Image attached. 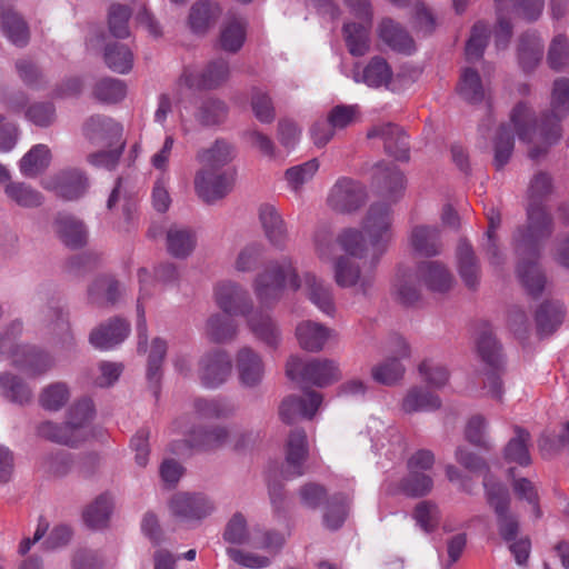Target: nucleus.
<instances>
[{"label": "nucleus", "mask_w": 569, "mask_h": 569, "mask_svg": "<svg viewBox=\"0 0 569 569\" xmlns=\"http://www.w3.org/2000/svg\"><path fill=\"white\" fill-rule=\"evenodd\" d=\"M550 188L548 174L538 173L533 177L529 187L528 226L526 230H518L513 237L515 250L519 257L517 274L531 296L539 295L546 283L536 258L541 242L551 233V219L540 204V199Z\"/></svg>", "instance_id": "f257e3e1"}, {"label": "nucleus", "mask_w": 569, "mask_h": 569, "mask_svg": "<svg viewBox=\"0 0 569 569\" xmlns=\"http://www.w3.org/2000/svg\"><path fill=\"white\" fill-rule=\"evenodd\" d=\"M302 290L308 299L323 313L333 315L335 303L329 286L311 272L301 277L289 258L270 262L253 280V291L261 306L270 307L279 301L284 288Z\"/></svg>", "instance_id": "f03ea898"}, {"label": "nucleus", "mask_w": 569, "mask_h": 569, "mask_svg": "<svg viewBox=\"0 0 569 569\" xmlns=\"http://www.w3.org/2000/svg\"><path fill=\"white\" fill-rule=\"evenodd\" d=\"M569 112V79H558L553 83L550 109L545 111L539 122L531 108L519 102L512 109L510 123L518 138L528 144L529 157L533 160L547 152V149L560 138V121Z\"/></svg>", "instance_id": "7ed1b4c3"}, {"label": "nucleus", "mask_w": 569, "mask_h": 569, "mask_svg": "<svg viewBox=\"0 0 569 569\" xmlns=\"http://www.w3.org/2000/svg\"><path fill=\"white\" fill-rule=\"evenodd\" d=\"M214 301L228 316H242L254 336L276 347L280 340V332L269 316L262 309H253L252 301L244 288L233 281H220L214 287Z\"/></svg>", "instance_id": "20e7f679"}, {"label": "nucleus", "mask_w": 569, "mask_h": 569, "mask_svg": "<svg viewBox=\"0 0 569 569\" xmlns=\"http://www.w3.org/2000/svg\"><path fill=\"white\" fill-rule=\"evenodd\" d=\"M22 332V323L13 321L0 337V361L8 358L11 365L30 377L47 373L54 366V358L47 351L36 347L20 346L16 338Z\"/></svg>", "instance_id": "39448f33"}, {"label": "nucleus", "mask_w": 569, "mask_h": 569, "mask_svg": "<svg viewBox=\"0 0 569 569\" xmlns=\"http://www.w3.org/2000/svg\"><path fill=\"white\" fill-rule=\"evenodd\" d=\"M93 416V403L86 398L71 407L64 425L46 421L38 427V433L40 437L58 443L77 446L89 437Z\"/></svg>", "instance_id": "423d86ee"}, {"label": "nucleus", "mask_w": 569, "mask_h": 569, "mask_svg": "<svg viewBox=\"0 0 569 569\" xmlns=\"http://www.w3.org/2000/svg\"><path fill=\"white\" fill-rule=\"evenodd\" d=\"M83 133L93 143L113 148L109 151L90 154L88 161L94 166L113 168L123 149L121 124L110 118L94 116L86 122Z\"/></svg>", "instance_id": "0eeeda50"}, {"label": "nucleus", "mask_w": 569, "mask_h": 569, "mask_svg": "<svg viewBox=\"0 0 569 569\" xmlns=\"http://www.w3.org/2000/svg\"><path fill=\"white\" fill-rule=\"evenodd\" d=\"M393 214L390 204L385 202L372 203L361 223L363 234L371 249V262L377 263L388 250L392 240Z\"/></svg>", "instance_id": "6e6552de"}, {"label": "nucleus", "mask_w": 569, "mask_h": 569, "mask_svg": "<svg viewBox=\"0 0 569 569\" xmlns=\"http://www.w3.org/2000/svg\"><path fill=\"white\" fill-rule=\"evenodd\" d=\"M223 538L230 543L246 545L254 550H266L270 555L277 553L284 543V536L279 532L250 530L241 513H234L229 520Z\"/></svg>", "instance_id": "1a4fd4ad"}, {"label": "nucleus", "mask_w": 569, "mask_h": 569, "mask_svg": "<svg viewBox=\"0 0 569 569\" xmlns=\"http://www.w3.org/2000/svg\"><path fill=\"white\" fill-rule=\"evenodd\" d=\"M286 373L291 380L308 382L317 387L331 385L341 377L336 361L326 358L302 361L298 357H290L286 365Z\"/></svg>", "instance_id": "9d476101"}, {"label": "nucleus", "mask_w": 569, "mask_h": 569, "mask_svg": "<svg viewBox=\"0 0 569 569\" xmlns=\"http://www.w3.org/2000/svg\"><path fill=\"white\" fill-rule=\"evenodd\" d=\"M228 77L229 64L223 59L213 60L201 70L188 66L178 80L177 94L180 97L183 88L192 91L216 89L226 82Z\"/></svg>", "instance_id": "9b49d317"}, {"label": "nucleus", "mask_w": 569, "mask_h": 569, "mask_svg": "<svg viewBox=\"0 0 569 569\" xmlns=\"http://www.w3.org/2000/svg\"><path fill=\"white\" fill-rule=\"evenodd\" d=\"M359 22H348L343 27L345 41L355 57L365 56L370 48L371 10L367 0H347Z\"/></svg>", "instance_id": "f8f14e48"}, {"label": "nucleus", "mask_w": 569, "mask_h": 569, "mask_svg": "<svg viewBox=\"0 0 569 569\" xmlns=\"http://www.w3.org/2000/svg\"><path fill=\"white\" fill-rule=\"evenodd\" d=\"M234 182L233 169H219L200 166L193 179L197 196L207 203L224 198Z\"/></svg>", "instance_id": "ddd939ff"}, {"label": "nucleus", "mask_w": 569, "mask_h": 569, "mask_svg": "<svg viewBox=\"0 0 569 569\" xmlns=\"http://www.w3.org/2000/svg\"><path fill=\"white\" fill-rule=\"evenodd\" d=\"M477 350L482 361L489 367L483 380L486 395L500 400L502 397V382L500 371L502 359L500 348L490 329L486 328L477 339Z\"/></svg>", "instance_id": "4468645a"}, {"label": "nucleus", "mask_w": 569, "mask_h": 569, "mask_svg": "<svg viewBox=\"0 0 569 569\" xmlns=\"http://www.w3.org/2000/svg\"><path fill=\"white\" fill-rule=\"evenodd\" d=\"M488 503L495 509L498 517L500 536L511 541L518 533V521L508 513L510 498L508 489L501 483L492 482L489 477L483 479Z\"/></svg>", "instance_id": "2eb2a0df"}, {"label": "nucleus", "mask_w": 569, "mask_h": 569, "mask_svg": "<svg viewBox=\"0 0 569 569\" xmlns=\"http://www.w3.org/2000/svg\"><path fill=\"white\" fill-rule=\"evenodd\" d=\"M173 428L181 433L188 448L198 450H214L227 443L229 432L223 427H213L203 429L200 426H189L184 419H178L173 422Z\"/></svg>", "instance_id": "dca6fc26"}, {"label": "nucleus", "mask_w": 569, "mask_h": 569, "mask_svg": "<svg viewBox=\"0 0 569 569\" xmlns=\"http://www.w3.org/2000/svg\"><path fill=\"white\" fill-rule=\"evenodd\" d=\"M167 505L172 517L186 521L201 520L213 510V505L202 493L176 492Z\"/></svg>", "instance_id": "f3484780"}, {"label": "nucleus", "mask_w": 569, "mask_h": 569, "mask_svg": "<svg viewBox=\"0 0 569 569\" xmlns=\"http://www.w3.org/2000/svg\"><path fill=\"white\" fill-rule=\"evenodd\" d=\"M333 272L339 287H355L363 295L368 293L375 282V272L371 267L361 269L351 257L347 256H341L335 261Z\"/></svg>", "instance_id": "a211bd4d"}, {"label": "nucleus", "mask_w": 569, "mask_h": 569, "mask_svg": "<svg viewBox=\"0 0 569 569\" xmlns=\"http://www.w3.org/2000/svg\"><path fill=\"white\" fill-rule=\"evenodd\" d=\"M365 188L347 178H342L332 187L329 197V206L340 212H351L357 210L366 200Z\"/></svg>", "instance_id": "6ab92c4d"}, {"label": "nucleus", "mask_w": 569, "mask_h": 569, "mask_svg": "<svg viewBox=\"0 0 569 569\" xmlns=\"http://www.w3.org/2000/svg\"><path fill=\"white\" fill-rule=\"evenodd\" d=\"M231 372V360L223 350L204 355L199 362V378L203 386L216 388L222 385Z\"/></svg>", "instance_id": "aec40b11"}, {"label": "nucleus", "mask_w": 569, "mask_h": 569, "mask_svg": "<svg viewBox=\"0 0 569 569\" xmlns=\"http://www.w3.org/2000/svg\"><path fill=\"white\" fill-rule=\"evenodd\" d=\"M42 186L63 199L73 200L87 191L88 179L81 171L71 169L44 179Z\"/></svg>", "instance_id": "412c9836"}, {"label": "nucleus", "mask_w": 569, "mask_h": 569, "mask_svg": "<svg viewBox=\"0 0 569 569\" xmlns=\"http://www.w3.org/2000/svg\"><path fill=\"white\" fill-rule=\"evenodd\" d=\"M369 139L380 138L385 150L398 160L409 159V143L406 133L393 123L373 126L367 133Z\"/></svg>", "instance_id": "4be33fe9"}, {"label": "nucleus", "mask_w": 569, "mask_h": 569, "mask_svg": "<svg viewBox=\"0 0 569 569\" xmlns=\"http://www.w3.org/2000/svg\"><path fill=\"white\" fill-rule=\"evenodd\" d=\"M322 397L319 392L309 391L302 397L290 396L286 398L280 406V417L291 423L298 418H312L320 407Z\"/></svg>", "instance_id": "5701e85b"}, {"label": "nucleus", "mask_w": 569, "mask_h": 569, "mask_svg": "<svg viewBox=\"0 0 569 569\" xmlns=\"http://www.w3.org/2000/svg\"><path fill=\"white\" fill-rule=\"evenodd\" d=\"M259 222L268 241L278 249H283L288 242L287 224L274 206L263 203L258 210Z\"/></svg>", "instance_id": "b1692460"}, {"label": "nucleus", "mask_w": 569, "mask_h": 569, "mask_svg": "<svg viewBox=\"0 0 569 569\" xmlns=\"http://www.w3.org/2000/svg\"><path fill=\"white\" fill-rule=\"evenodd\" d=\"M309 455L307 435L302 429L290 432L286 445V469L288 477H300L305 473L303 465Z\"/></svg>", "instance_id": "393cba45"}, {"label": "nucleus", "mask_w": 569, "mask_h": 569, "mask_svg": "<svg viewBox=\"0 0 569 569\" xmlns=\"http://www.w3.org/2000/svg\"><path fill=\"white\" fill-rule=\"evenodd\" d=\"M0 28L3 36L16 47H24L30 30L24 19L11 6L0 2Z\"/></svg>", "instance_id": "a878e982"}, {"label": "nucleus", "mask_w": 569, "mask_h": 569, "mask_svg": "<svg viewBox=\"0 0 569 569\" xmlns=\"http://www.w3.org/2000/svg\"><path fill=\"white\" fill-rule=\"evenodd\" d=\"M130 326L120 318L102 323L90 333V342L94 348L108 350L121 343L129 335Z\"/></svg>", "instance_id": "bb28decb"}, {"label": "nucleus", "mask_w": 569, "mask_h": 569, "mask_svg": "<svg viewBox=\"0 0 569 569\" xmlns=\"http://www.w3.org/2000/svg\"><path fill=\"white\" fill-rule=\"evenodd\" d=\"M331 335V329L312 320L301 321L296 327V338L299 346L309 352L322 350Z\"/></svg>", "instance_id": "cd10ccee"}, {"label": "nucleus", "mask_w": 569, "mask_h": 569, "mask_svg": "<svg viewBox=\"0 0 569 569\" xmlns=\"http://www.w3.org/2000/svg\"><path fill=\"white\" fill-rule=\"evenodd\" d=\"M236 366L240 381L248 387L257 386L263 378L264 366L261 357L252 349L244 347L237 353Z\"/></svg>", "instance_id": "c85d7f7f"}, {"label": "nucleus", "mask_w": 569, "mask_h": 569, "mask_svg": "<svg viewBox=\"0 0 569 569\" xmlns=\"http://www.w3.org/2000/svg\"><path fill=\"white\" fill-rule=\"evenodd\" d=\"M54 230L60 240L68 247L78 248L87 242L88 232L79 219L70 214H59Z\"/></svg>", "instance_id": "c756f323"}, {"label": "nucleus", "mask_w": 569, "mask_h": 569, "mask_svg": "<svg viewBox=\"0 0 569 569\" xmlns=\"http://www.w3.org/2000/svg\"><path fill=\"white\" fill-rule=\"evenodd\" d=\"M373 181L381 194L392 199H397L405 189V177L393 164H378Z\"/></svg>", "instance_id": "7c9ffc66"}, {"label": "nucleus", "mask_w": 569, "mask_h": 569, "mask_svg": "<svg viewBox=\"0 0 569 569\" xmlns=\"http://www.w3.org/2000/svg\"><path fill=\"white\" fill-rule=\"evenodd\" d=\"M193 416L183 418L189 426H197L202 420L226 418L233 412V406L223 399H196Z\"/></svg>", "instance_id": "2f4dec72"}, {"label": "nucleus", "mask_w": 569, "mask_h": 569, "mask_svg": "<svg viewBox=\"0 0 569 569\" xmlns=\"http://www.w3.org/2000/svg\"><path fill=\"white\" fill-rule=\"evenodd\" d=\"M411 248L421 256H436L440 252L439 230L430 226H416L409 237Z\"/></svg>", "instance_id": "473e14b6"}, {"label": "nucleus", "mask_w": 569, "mask_h": 569, "mask_svg": "<svg viewBox=\"0 0 569 569\" xmlns=\"http://www.w3.org/2000/svg\"><path fill=\"white\" fill-rule=\"evenodd\" d=\"M234 158V148L226 140H216L213 144L197 152L200 166L229 169L227 164Z\"/></svg>", "instance_id": "72a5a7b5"}, {"label": "nucleus", "mask_w": 569, "mask_h": 569, "mask_svg": "<svg viewBox=\"0 0 569 569\" xmlns=\"http://www.w3.org/2000/svg\"><path fill=\"white\" fill-rule=\"evenodd\" d=\"M391 69L387 61L382 58L375 57L362 69H357L353 73L356 82H363L369 87L378 88L387 86L391 80Z\"/></svg>", "instance_id": "f704fd0d"}, {"label": "nucleus", "mask_w": 569, "mask_h": 569, "mask_svg": "<svg viewBox=\"0 0 569 569\" xmlns=\"http://www.w3.org/2000/svg\"><path fill=\"white\" fill-rule=\"evenodd\" d=\"M420 272L426 286L435 292H447L455 283L451 272L439 261L421 264Z\"/></svg>", "instance_id": "c9c22d12"}, {"label": "nucleus", "mask_w": 569, "mask_h": 569, "mask_svg": "<svg viewBox=\"0 0 569 569\" xmlns=\"http://www.w3.org/2000/svg\"><path fill=\"white\" fill-rule=\"evenodd\" d=\"M458 270L465 284L475 288L480 280V267L475 256L472 247L461 241L457 248Z\"/></svg>", "instance_id": "e433bc0d"}, {"label": "nucleus", "mask_w": 569, "mask_h": 569, "mask_svg": "<svg viewBox=\"0 0 569 569\" xmlns=\"http://www.w3.org/2000/svg\"><path fill=\"white\" fill-rule=\"evenodd\" d=\"M393 296L403 305H415L420 299L416 274L405 268H399L392 284Z\"/></svg>", "instance_id": "4c0bfd02"}, {"label": "nucleus", "mask_w": 569, "mask_h": 569, "mask_svg": "<svg viewBox=\"0 0 569 569\" xmlns=\"http://www.w3.org/2000/svg\"><path fill=\"white\" fill-rule=\"evenodd\" d=\"M220 13L219 7L209 1L196 2L189 13L188 24L197 34H203L214 23Z\"/></svg>", "instance_id": "58836bf2"}, {"label": "nucleus", "mask_w": 569, "mask_h": 569, "mask_svg": "<svg viewBox=\"0 0 569 569\" xmlns=\"http://www.w3.org/2000/svg\"><path fill=\"white\" fill-rule=\"evenodd\" d=\"M380 38L392 49L410 53L415 49L412 38L391 19H383L379 27Z\"/></svg>", "instance_id": "ea45409f"}, {"label": "nucleus", "mask_w": 569, "mask_h": 569, "mask_svg": "<svg viewBox=\"0 0 569 569\" xmlns=\"http://www.w3.org/2000/svg\"><path fill=\"white\" fill-rule=\"evenodd\" d=\"M237 331L236 322L228 315L214 313L207 319L204 325L206 337L218 343L233 340Z\"/></svg>", "instance_id": "a19ab883"}, {"label": "nucleus", "mask_w": 569, "mask_h": 569, "mask_svg": "<svg viewBox=\"0 0 569 569\" xmlns=\"http://www.w3.org/2000/svg\"><path fill=\"white\" fill-rule=\"evenodd\" d=\"M247 23L242 18L231 17L222 26L220 31V47L228 52H237L246 40Z\"/></svg>", "instance_id": "79ce46f5"}, {"label": "nucleus", "mask_w": 569, "mask_h": 569, "mask_svg": "<svg viewBox=\"0 0 569 569\" xmlns=\"http://www.w3.org/2000/svg\"><path fill=\"white\" fill-rule=\"evenodd\" d=\"M51 153L46 144L31 148L20 160L19 168L24 177H36L50 163Z\"/></svg>", "instance_id": "37998d69"}, {"label": "nucleus", "mask_w": 569, "mask_h": 569, "mask_svg": "<svg viewBox=\"0 0 569 569\" xmlns=\"http://www.w3.org/2000/svg\"><path fill=\"white\" fill-rule=\"evenodd\" d=\"M0 390L6 399L14 403L26 405L32 399V389L11 373L0 375Z\"/></svg>", "instance_id": "c03bdc74"}, {"label": "nucleus", "mask_w": 569, "mask_h": 569, "mask_svg": "<svg viewBox=\"0 0 569 569\" xmlns=\"http://www.w3.org/2000/svg\"><path fill=\"white\" fill-rule=\"evenodd\" d=\"M543 44L535 32L525 33L520 38L518 54L523 70H531L541 60Z\"/></svg>", "instance_id": "a18cd8bd"}, {"label": "nucleus", "mask_w": 569, "mask_h": 569, "mask_svg": "<svg viewBox=\"0 0 569 569\" xmlns=\"http://www.w3.org/2000/svg\"><path fill=\"white\" fill-rule=\"evenodd\" d=\"M194 244V234L189 229L174 226L168 230L167 247L172 256L187 257L192 252Z\"/></svg>", "instance_id": "49530a36"}, {"label": "nucleus", "mask_w": 569, "mask_h": 569, "mask_svg": "<svg viewBox=\"0 0 569 569\" xmlns=\"http://www.w3.org/2000/svg\"><path fill=\"white\" fill-rule=\"evenodd\" d=\"M112 506V499L109 495L99 496L83 511L84 522L93 529L103 528L109 521Z\"/></svg>", "instance_id": "de8ad7c7"}, {"label": "nucleus", "mask_w": 569, "mask_h": 569, "mask_svg": "<svg viewBox=\"0 0 569 569\" xmlns=\"http://www.w3.org/2000/svg\"><path fill=\"white\" fill-rule=\"evenodd\" d=\"M515 437L510 439L505 449V458L508 462H515L519 466H528L530 463V455L528 451L529 432L519 427L515 428Z\"/></svg>", "instance_id": "09e8293b"}, {"label": "nucleus", "mask_w": 569, "mask_h": 569, "mask_svg": "<svg viewBox=\"0 0 569 569\" xmlns=\"http://www.w3.org/2000/svg\"><path fill=\"white\" fill-rule=\"evenodd\" d=\"M4 193L20 207H37L42 202L41 193L24 182L9 181L4 187Z\"/></svg>", "instance_id": "8fccbe9b"}, {"label": "nucleus", "mask_w": 569, "mask_h": 569, "mask_svg": "<svg viewBox=\"0 0 569 569\" xmlns=\"http://www.w3.org/2000/svg\"><path fill=\"white\" fill-rule=\"evenodd\" d=\"M70 399L67 383L58 381L46 386L39 395L40 406L49 411L60 410Z\"/></svg>", "instance_id": "3c124183"}, {"label": "nucleus", "mask_w": 569, "mask_h": 569, "mask_svg": "<svg viewBox=\"0 0 569 569\" xmlns=\"http://www.w3.org/2000/svg\"><path fill=\"white\" fill-rule=\"evenodd\" d=\"M318 170L319 161L317 159H311L287 169L284 178L289 188L292 191L298 192L306 183L312 180Z\"/></svg>", "instance_id": "603ef678"}, {"label": "nucleus", "mask_w": 569, "mask_h": 569, "mask_svg": "<svg viewBox=\"0 0 569 569\" xmlns=\"http://www.w3.org/2000/svg\"><path fill=\"white\" fill-rule=\"evenodd\" d=\"M104 61L114 72L127 73L132 68L133 54L127 46L116 42L106 48Z\"/></svg>", "instance_id": "864d4df0"}, {"label": "nucleus", "mask_w": 569, "mask_h": 569, "mask_svg": "<svg viewBox=\"0 0 569 569\" xmlns=\"http://www.w3.org/2000/svg\"><path fill=\"white\" fill-rule=\"evenodd\" d=\"M458 92L470 102H479L483 99L485 89L477 71L471 68L462 70L458 83Z\"/></svg>", "instance_id": "5fc2aeb1"}, {"label": "nucleus", "mask_w": 569, "mask_h": 569, "mask_svg": "<svg viewBox=\"0 0 569 569\" xmlns=\"http://www.w3.org/2000/svg\"><path fill=\"white\" fill-rule=\"evenodd\" d=\"M405 375V367L396 358H387L371 369L372 379L381 385L392 386Z\"/></svg>", "instance_id": "6e6d98bb"}, {"label": "nucleus", "mask_w": 569, "mask_h": 569, "mask_svg": "<svg viewBox=\"0 0 569 569\" xmlns=\"http://www.w3.org/2000/svg\"><path fill=\"white\" fill-rule=\"evenodd\" d=\"M439 406L440 400L436 395L423 391L420 388L410 389L402 400V409L406 412L433 410L439 408Z\"/></svg>", "instance_id": "4d7b16f0"}, {"label": "nucleus", "mask_w": 569, "mask_h": 569, "mask_svg": "<svg viewBox=\"0 0 569 569\" xmlns=\"http://www.w3.org/2000/svg\"><path fill=\"white\" fill-rule=\"evenodd\" d=\"M562 307L558 302H546L537 311L536 320L541 333L549 335L562 321Z\"/></svg>", "instance_id": "13d9d810"}, {"label": "nucleus", "mask_w": 569, "mask_h": 569, "mask_svg": "<svg viewBox=\"0 0 569 569\" xmlns=\"http://www.w3.org/2000/svg\"><path fill=\"white\" fill-rule=\"evenodd\" d=\"M120 293L119 283L110 277L97 279L89 289V296L94 303H114Z\"/></svg>", "instance_id": "bf43d9fd"}, {"label": "nucleus", "mask_w": 569, "mask_h": 569, "mask_svg": "<svg viewBox=\"0 0 569 569\" xmlns=\"http://www.w3.org/2000/svg\"><path fill=\"white\" fill-rule=\"evenodd\" d=\"M363 236L362 231L348 228L339 233L337 242L349 257L362 258L367 249Z\"/></svg>", "instance_id": "052dcab7"}, {"label": "nucleus", "mask_w": 569, "mask_h": 569, "mask_svg": "<svg viewBox=\"0 0 569 569\" xmlns=\"http://www.w3.org/2000/svg\"><path fill=\"white\" fill-rule=\"evenodd\" d=\"M194 117L202 126L218 124L226 119L227 107L222 101L210 98L201 103Z\"/></svg>", "instance_id": "680f3d73"}, {"label": "nucleus", "mask_w": 569, "mask_h": 569, "mask_svg": "<svg viewBox=\"0 0 569 569\" xmlns=\"http://www.w3.org/2000/svg\"><path fill=\"white\" fill-rule=\"evenodd\" d=\"M422 380L432 388H442L449 380V372L447 368L433 360H423L418 367Z\"/></svg>", "instance_id": "e2e57ef3"}, {"label": "nucleus", "mask_w": 569, "mask_h": 569, "mask_svg": "<svg viewBox=\"0 0 569 569\" xmlns=\"http://www.w3.org/2000/svg\"><path fill=\"white\" fill-rule=\"evenodd\" d=\"M93 93L102 102L114 103L126 97L127 89L123 81L106 78L97 82Z\"/></svg>", "instance_id": "0e129e2a"}, {"label": "nucleus", "mask_w": 569, "mask_h": 569, "mask_svg": "<svg viewBox=\"0 0 569 569\" xmlns=\"http://www.w3.org/2000/svg\"><path fill=\"white\" fill-rule=\"evenodd\" d=\"M42 321L53 335L60 337L63 342H71L69 323L63 312L58 308H47L42 311Z\"/></svg>", "instance_id": "69168bd1"}, {"label": "nucleus", "mask_w": 569, "mask_h": 569, "mask_svg": "<svg viewBox=\"0 0 569 569\" xmlns=\"http://www.w3.org/2000/svg\"><path fill=\"white\" fill-rule=\"evenodd\" d=\"M433 481L430 476L417 470H409L408 476L402 480L400 490L412 497L427 495L432 488Z\"/></svg>", "instance_id": "338daca9"}, {"label": "nucleus", "mask_w": 569, "mask_h": 569, "mask_svg": "<svg viewBox=\"0 0 569 569\" xmlns=\"http://www.w3.org/2000/svg\"><path fill=\"white\" fill-rule=\"evenodd\" d=\"M327 118L335 131L342 130L359 120L360 110L357 104H339L329 111Z\"/></svg>", "instance_id": "774afa93"}]
</instances>
